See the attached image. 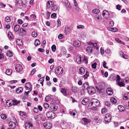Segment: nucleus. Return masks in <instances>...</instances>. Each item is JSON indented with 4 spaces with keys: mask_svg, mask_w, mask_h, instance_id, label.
Here are the masks:
<instances>
[{
    "mask_svg": "<svg viewBox=\"0 0 129 129\" xmlns=\"http://www.w3.org/2000/svg\"><path fill=\"white\" fill-rule=\"evenodd\" d=\"M91 105H92L94 104L96 106H99L100 104V102L99 100L95 99H92L90 103Z\"/></svg>",
    "mask_w": 129,
    "mask_h": 129,
    "instance_id": "nucleus-1",
    "label": "nucleus"
},
{
    "mask_svg": "<svg viewBox=\"0 0 129 129\" xmlns=\"http://www.w3.org/2000/svg\"><path fill=\"white\" fill-rule=\"evenodd\" d=\"M111 115L109 113H107L105 115L104 120L106 123H108L110 121L111 119Z\"/></svg>",
    "mask_w": 129,
    "mask_h": 129,
    "instance_id": "nucleus-2",
    "label": "nucleus"
},
{
    "mask_svg": "<svg viewBox=\"0 0 129 129\" xmlns=\"http://www.w3.org/2000/svg\"><path fill=\"white\" fill-rule=\"evenodd\" d=\"M55 72L56 74L60 75L63 72V69L60 66H58L56 68Z\"/></svg>",
    "mask_w": 129,
    "mask_h": 129,
    "instance_id": "nucleus-3",
    "label": "nucleus"
},
{
    "mask_svg": "<svg viewBox=\"0 0 129 129\" xmlns=\"http://www.w3.org/2000/svg\"><path fill=\"white\" fill-rule=\"evenodd\" d=\"M46 115L49 118L53 119L54 117L55 114L54 113L51 111L48 112L46 113Z\"/></svg>",
    "mask_w": 129,
    "mask_h": 129,
    "instance_id": "nucleus-4",
    "label": "nucleus"
},
{
    "mask_svg": "<svg viewBox=\"0 0 129 129\" xmlns=\"http://www.w3.org/2000/svg\"><path fill=\"white\" fill-rule=\"evenodd\" d=\"M54 5V3L53 2L51 1H48L46 3V7L47 9H49L53 6Z\"/></svg>",
    "mask_w": 129,
    "mask_h": 129,
    "instance_id": "nucleus-5",
    "label": "nucleus"
},
{
    "mask_svg": "<svg viewBox=\"0 0 129 129\" xmlns=\"http://www.w3.org/2000/svg\"><path fill=\"white\" fill-rule=\"evenodd\" d=\"M43 125L44 127L47 129H50L51 127V124L50 122H45L44 123Z\"/></svg>",
    "mask_w": 129,
    "mask_h": 129,
    "instance_id": "nucleus-6",
    "label": "nucleus"
},
{
    "mask_svg": "<svg viewBox=\"0 0 129 129\" xmlns=\"http://www.w3.org/2000/svg\"><path fill=\"white\" fill-rule=\"evenodd\" d=\"M16 71L17 72H19L22 71L23 69L21 66L19 64H17L15 67Z\"/></svg>",
    "mask_w": 129,
    "mask_h": 129,
    "instance_id": "nucleus-7",
    "label": "nucleus"
},
{
    "mask_svg": "<svg viewBox=\"0 0 129 129\" xmlns=\"http://www.w3.org/2000/svg\"><path fill=\"white\" fill-rule=\"evenodd\" d=\"M26 129H33V125L30 122H26L25 124Z\"/></svg>",
    "mask_w": 129,
    "mask_h": 129,
    "instance_id": "nucleus-8",
    "label": "nucleus"
},
{
    "mask_svg": "<svg viewBox=\"0 0 129 129\" xmlns=\"http://www.w3.org/2000/svg\"><path fill=\"white\" fill-rule=\"evenodd\" d=\"M61 91V92L65 96H67L69 94V92L66 89L62 88Z\"/></svg>",
    "mask_w": 129,
    "mask_h": 129,
    "instance_id": "nucleus-9",
    "label": "nucleus"
},
{
    "mask_svg": "<svg viewBox=\"0 0 129 129\" xmlns=\"http://www.w3.org/2000/svg\"><path fill=\"white\" fill-rule=\"evenodd\" d=\"M72 28L68 26H66L64 30V33L66 35L69 34L71 31Z\"/></svg>",
    "mask_w": 129,
    "mask_h": 129,
    "instance_id": "nucleus-10",
    "label": "nucleus"
},
{
    "mask_svg": "<svg viewBox=\"0 0 129 129\" xmlns=\"http://www.w3.org/2000/svg\"><path fill=\"white\" fill-rule=\"evenodd\" d=\"M87 91L88 92L91 94L94 93L95 91V88L91 86L89 87V88L88 89Z\"/></svg>",
    "mask_w": 129,
    "mask_h": 129,
    "instance_id": "nucleus-11",
    "label": "nucleus"
},
{
    "mask_svg": "<svg viewBox=\"0 0 129 129\" xmlns=\"http://www.w3.org/2000/svg\"><path fill=\"white\" fill-rule=\"evenodd\" d=\"M102 15L103 16L106 18L108 19L109 18V12L107 11H103L102 12Z\"/></svg>",
    "mask_w": 129,
    "mask_h": 129,
    "instance_id": "nucleus-12",
    "label": "nucleus"
},
{
    "mask_svg": "<svg viewBox=\"0 0 129 129\" xmlns=\"http://www.w3.org/2000/svg\"><path fill=\"white\" fill-rule=\"evenodd\" d=\"M9 127L12 129H14L15 128L16 125L15 123L12 122H10L9 123Z\"/></svg>",
    "mask_w": 129,
    "mask_h": 129,
    "instance_id": "nucleus-13",
    "label": "nucleus"
},
{
    "mask_svg": "<svg viewBox=\"0 0 129 129\" xmlns=\"http://www.w3.org/2000/svg\"><path fill=\"white\" fill-rule=\"evenodd\" d=\"M25 87L27 89H29L30 91H31L32 90V88L31 87V84L30 83H27L25 85Z\"/></svg>",
    "mask_w": 129,
    "mask_h": 129,
    "instance_id": "nucleus-14",
    "label": "nucleus"
},
{
    "mask_svg": "<svg viewBox=\"0 0 129 129\" xmlns=\"http://www.w3.org/2000/svg\"><path fill=\"white\" fill-rule=\"evenodd\" d=\"M106 93L109 95H112L113 93L112 89L110 88H107L106 89Z\"/></svg>",
    "mask_w": 129,
    "mask_h": 129,
    "instance_id": "nucleus-15",
    "label": "nucleus"
},
{
    "mask_svg": "<svg viewBox=\"0 0 129 129\" xmlns=\"http://www.w3.org/2000/svg\"><path fill=\"white\" fill-rule=\"evenodd\" d=\"M74 45L76 47H78L81 45L80 41L78 40H76L74 43Z\"/></svg>",
    "mask_w": 129,
    "mask_h": 129,
    "instance_id": "nucleus-16",
    "label": "nucleus"
},
{
    "mask_svg": "<svg viewBox=\"0 0 129 129\" xmlns=\"http://www.w3.org/2000/svg\"><path fill=\"white\" fill-rule=\"evenodd\" d=\"M42 117V115L41 114H39L35 116V119L37 121H40Z\"/></svg>",
    "mask_w": 129,
    "mask_h": 129,
    "instance_id": "nucleus-17",
    "label": "nucleus"
},
{
    "mask_svg": "<svg viewBox=\"0 0 129 129\" xmlns=\"http://www.w3.org/2000/svg\"><path fill=\"white\" fill-rule=\"evenodd\" d=\"M85 72V69L81 67L79 70V73L81 75H83Z\"/></svg>",
    "mask_w": 129,
    "mask_h": 129,
    "instance_id": "nucleus-18",
    "label": "nucleus"
},
{
    "mask_svg": "<svg viewBox=\"0 0 129 129\" xmlns=\"http://www.w3.org/2000/svg\"><path fill=\"white\" fill-rule=\"evenodd\" d=\"M82 120L84 122L85 124H87L90 122V120L86 118H83L82 119Z\"/></svg>",
    "mask_w": 129,
    "mask_h": 129,
    "instance_id": "nucleus-19",
    "label": "nucleus"
},
{
    "mask_svg": "<svg viewBox=\"0 0 129 129\" xmlns=\"http://www.w3.org/2000/svg\"><path fill=\"white\" fill-rule=\"evenodd\" d=\"M83 86L84 88L85 89H87L89 88V85L88 82H86L83 84Z\"/></svg>",
    "mask_w": 129,
    "mask_h": 129,
    "instance_id": "nucleus-20",
    "label": "nucleus"
},
{
    "mask_svg": "<svg viewBox=\"0 0 129 129\" xmlns=\"http://www.w3.org/2000/svg\"><path fill=\"white\" fill-rule=\"evenodd\" d=\"M66 52V50L64 47H62L61 48V49L60 54L61 55H65Z\"/></svg>",
    "mask_w": 129,
    "mask_h": 129,
    "instance_id": "nucleus-21",
    "label": "nucleus"
},
{
    "mask_svg": "<svg viewBox=\"0 0 129 129\" xmlns=\"http://www.w3.org/2000/svg\"><path fill=\"white\" fill-rule=\"evenodd\" d=\"M72 90L73 92L75 93L76 92H78L79 89L77 87L74 86L72 87Z\"/></svg>",
    "mask_w": 129,
    "mask_h": 129,
    "instance_id": "nucleus-22",
    "label": "nucleus"
},
{
    "mask_svg": "<svg viewBox=\"0 0 129 129\" xmlns=\"http://www.w3.org/2000/svg\"><path fill=\"white\" fill-rule=\"evenodd\" d=\"M81 57L79 55H78L76 59V62L79 64L81 62Z\"/></svg>",
    "mask_w": 129,
    "mask_h": 129,
    "instance_id": "nucleus-23",
    "label": "nucleus"
},
{
    "mask_svg": "<svg viewBox=\"0 0 129 129\" xmlns=\"http://www.w3.org/2000/svg\"><path fill=\"white\" fill-rule=\"evenodd\" d=\"M16 43L17 45L22 46L23 45V43L22 41V40L20 39H17L16 41Z\"/></svg>",
    "mask_w": 129,
    "mask_h": 129,
    "instance_id": "nucleus-24",
    "label": "nucleus"
},
{
    "mask_svg": "<svg viewBox=\"0 0 129 129\" xmlns=\"http://www.w3.org/2000/svg\"><path fill=\"white\" fill-rule=\"evenodd\" d=\"M92 49L91 47L88 46L86 49V51L89 53H91L92 51Z\"/></svg>",
    "mask_w": 129,
    "mask_h": 129,
    "instance_id": "nucleus-25",
    "label": "nucleus"
},
{
    "mask_svg": "<svg viewBox=\"0 0 129 129\" xmlns=\"http://www.w3.org/2000/svg\"><path fill=\"white\" fill-rule=\"evenodd\" d=\"M23 89L22 87H20L17 88L16 91L18 93H19L22 92L23 90Z\"/></svg>",
    "mask_w": 129,
    "mask_h": 129,
    "instance_id": "nucleus-26",
    "label": "nucleus"
},
{
    "mask_svg": "<svg viewBox=\"0 0 129 129\" xmlns=\"http://www.w3.org/2000/svg\"><path fill=\"white\" fill-rule=\"evenodd\" d=\"M88 99L87 98H84L82 100V103L83 105H85L88 103Z\"/></svg>",
    "mask_w": 129,
    "mask_h": 129,
    "instance_id": "nucleus-27",
    "label": "nucleus"
},
{
    "mask_svg": "<svg viewBox=\"0 0 129 129\" xmlns=\"http://www.w3.org/2000/svg\"><path fill=\"white\" fill-rule=\"evenodd\" d=\"M118 108L119 111L121 112L124 111L125 109L121 105H119L118 106Z\"/></svg>",
    "mask_w": 129,
    "mask_h": 129,
    "instance_id": "nucleus-28",
    "label": "nucleus"
},
{
    "mask_svg": "<svg viewBox=\"0 0 129 129\" xmlns=\"http://www.w3.org/2000/svg\"><path fill=\"white\" fill-rule=\"evenodd\" d=\"M12 102H13L12 105H17L18 104L20 103V101H17L16 99H14L13 100H12Z\"/></svg>",
    "mask_w": 129,
    "mask_h": 129,
    "instance_id": "nucleus-29",
    "label": "nucleus"
},
{
    "mask_svg": "<svg viewBox=\"0 0 129 129\" xmlns=\"http://www.w3.org/2000/svg\"><path fill=\"white\" fill-rule=\"evenodd\" d=\"M20 26L18 24L15 25L14 27V30L15 31H17L19 29Z\"/></svg>",
    "mask_w": 129,
    "mask_h": 129,
    "instance_id": "nucleus-30",
    "label": "nucleus"
},
{
    "mask_svg": "<svg viewBox=\"0 0 129 129\" xmlns=\"http://www.w3.org/2000/svg\"><path fill=\"white\" fill-rule=\"evenodd\" d=\"M12 72V71L11 69H8L6 72V74L8 75H10Z\"/></svg>",
    "mask_w": 129,
    "mask_h": 129,
    "instance_id": "nucleus-31",
    "label": "nucleus"
},
{
    "mask_svg": "<svg viewBox=\"0 0 129 129\" xmlns=\"http://www.w3.org/2000/svg\"><path fill=\"white\" fill-rule=\"evenodd\" d=\"M87 44H88L90 46L92 45V46L93 47L94 46L96 47V46H97V43H95V44L96 45V46L94 44L90 42H87Z\"/></svg>",
    "mask_w": 129,
    "mask_h": 129,
    "instance_id": "nucleus-32",
    "label": "nucleus"
},
{
    "mask_svg": "<svg viewBox=\"0 0 129 129\" xmlns=\"http://www.w3.org/2000/svg\"><path fill=\"white\" fill-rule=\"evenodd\" d=\"M51 8L52 10L54 11L57 10L58 7L57 6L54 5Z\"/></svg>",
    "mask_w": 129,
    "mask_h": 129,
    "instance_id": "nucleus-33",
    "label": "nucleus"
},
{
    "mask_svg": "<svg viewBox=\"0 0 129 129\" xmlns=\"http://www.w3.org/2000/svg\"><path fill=\"white\" fill-rule=\"evenodd\" d=\"M74 2L75 7L76 8V10L77 11H79V8L78 7V4L76 0H74Z\"/></svg>",
    "mask_w": 129,
    "mask_h": 129,
    "instance_id": "nucleus-34",
    "label": "nucleus"
},
{
    "mask_svg": "<svg viewBox=\"0 0 129 129\" xmlns=\"http://www.w3.org/2000/svg\"><path fill=\"white\" fill-rule=\"evenodd\" d=\"M16 1L17 5L20 6L22 5V0H16Z\"/></svg>",
    "mask_w": 129,
    "mask_h": 129,
    "instance_id": "nucleus-35",
    "label": "nucleus"
},
{
    "mask_svg": "<svg viewBox=\"0 0 129 129\" xmlns=\"http://www.w3.org/2000/svg\"><path fill=\"white\" fill-rule=\"evenodd\" d=\"M92 12L95 14H98L99 13L100 11L98 9H95L92 11Z\"/></svg>",
    "mask_w": 129,
    "mask_h": 129,
    "instance_id": "nucleus-36",
    "label": "nucleus"
},
{
    "mask_svg": "<svg viewBox=\"0 0 129 129\" xmlns=\"http://www.w3.org/2000/svg\"><path fill=\"white\" fill-rule=\"evenodd\" d=\"M57 106H52L50 108H51V110L53 111H55L57 110Z\"/></svg>",
    "mask_w": 129,
    "mask_h": 129,
    "instance_id": "nucleus-37",
    "label": "nucleus"
},
{
    "mask_svg": "<svg viewBox=\"0 0 129 129\" xmlns=\"http://www.w3.org/2000/svg\"><path fill=\"white\" fill-rule=\"evenodd\" d=\"M8 36L9 38L10 39H12L13 38V36L10 32H8Z\"/></svg>",
    "mask_w": 129,
    "mask_h": 129,
    "instance_id": "nucleus-38",
    "label": "nucleus"
},
{
    "mask_svg": "<svg viewBox=\"0 0 129 129\" xmlns=\"http://www.w3.org/2000/svg\"><path fill=\"white\" fill-rule=\"evenodd\" d=\"M110 101L112 103L114 104L116 103L117 102L116 100L113 98H111Z\"/></svg>",
    "mask_w": 129,
    "mask_h": 129,
    "instance_id": "nucleus-39",
    "label": "nucleus"
},
{
    "mask_svg": "<svg viewBox=\"0 0 129 129\" xmlns=\"http://www.w3.org/2000/svg\"><path fill=\"white\" fill-rule=\"evenodd\" d=\"M51 49L52 51L53 52H55L56 49V47L55 45H53L51 47Z\"/></svg>",
    "mask_w": 129,
    "mask_h": 129,
    "instance_id": "nucleus-40",
    "label": "nucleus"
},
{
    "mask_svg": "<svg viewBox=\"0 0 129 129\" xmlns=\"http://www.w3.org/2000/svg\"><path fill=\"white\" fill-rule=\"evenodd\" d=\"M40 43V42L38 39H37L35 41V44L36 46H38L39 45Z\"/></svg>",
    "mask_w": 129,
    "mask_h": 129,
    "instance_id": "nucleus-41",
    "label": "nucleus"
},
{
    "mask_svg": "<svg viewBox=\"0 0 129 129\" xmlns=\"http://www.w3.org/2000/svg\"><path fill=\"white\" fill-rule=\"evenodd\" d=\"M6 104L8 106H11L12 104L10 102V101L7 100L6 102Z\"/></svg>",
    "mask_w": 129,
    "mask_h": 129,
    "instance_id": "nucleus-42",
    "label": "nucleus"
},
{
    "mask_svg": "<svg viewBox=\"0 0 129 129\" xmlns=\"http://www.w3.org/2000/svg\"><path fill=\"white\" fill-rule=\"evenodd\" d=\"M43 105L44 108L46 109L48 108L49 107V104L46 103H44Z\"/></svg>",
    "mask_w": 129,
    "mask_h": 129,
    "instance_id": "nucleus-43",
    "label": "nucleus"
},
{
    "mask_svg": "<svg viewBox=\"0 0 129 129\" xmlns=\"http://www.w3.org/2000/svg\"><path fill=\"white\" fill-rule=\"evenodd\" d=\"M82 61H83V62H84L85 64H87V63L88 61L86 57H84Z\"/></svg>",
    "mask_w": 129,
    "mask_h": 129,
    "instance_id": "nucleus-44",
    "label": "nucleus"
},
{
    "mask_svg": "<svg viewBox=\"0 0 129 129\" xmlns=\"http://www.w3.org/2000/svg\"><path fill=\"white\" fill-rule=\"evenodd\" d=\"M20 32L22 33L23 34H25L26 33V31L25 30H24L23 28H21L20 29Z\"/></svg>",
    "mask_w": 129,
    "mask_h": 129,
    "instance_id": "nucleus-45",
    "label": "nucleus"
},
{
    "mask_svg": "<svg viewBox=\"0 0 129 129\" xmlns=\"http://www.w3.org/2000/svg\"><path fill=\"white\" fill-rule=\"evenodd\" d=\"M1 118L3 119H5L7 118V117L6 115L5 114H1Z\"/></svg>",
    "mask_w": 129,
    "mask_h": 129,
    "instance_id": "nucleus-46",
    "label": "nucleus"
},
{
    "mask_svg": "<svg viewBox=\"0 0 129 129\" xmlns=\"http://www.w3.org/2000/svg\"><path fill=\"white\" fill-rule=\"evenodd\" d=\"M32 36L34 37H36L37 36V33L35 31H33L32 33Z\"/></svg>",
    "mask_w": 129,
    "mask_h": 129,
    "instance_id": "nucleus-47",
    "label": "nucleus"
},
{
    "mask_svg": "<svg viewBox=\"0 0 129 129\" xmlns=\"http://www.w3.org/2000/svg\"><path fill=\"white\" fill-rule=\"evenodd\" d=\"M118 85L120 86H124V84L121 81V82H119L118 81Z\"/></svg>",
    "mask_w": 129,
    "mask_h": 129,
    "instance_id": "nucleus-48",
    "label": "nucleus"
},
{
    "mask_svg": "<svg viewBox=\"0 0 129 129\" xmlns=\"http://www.w3.org/2000/svg\"><path fill=\"white\" fill-rule=\"evenodd\" d=\"M51 99V97L50 96H47L46 97L45 99V101L46 102H48Z\"/></svg>",
    "mask_w": 129,
    "mask_h": 129,
    "instance_id": "nucleus-49",
    "label": "nucleus"
},
{
    "mask_svg": "<svg viewBox=\"0 0 129 129\" xmlns=\"http://www.w3.org/2000/svg\"><path fill=\"white\" fill-rule=\"evenodd\" d=\"M5 21L7 22H10L11 21V19L8 16L6 17L5 19Z\"/></svg>",
    "mask_w": 129,
    "mask_h": 129,
    "instance_id": "nucleus-50",
    "label": "nucleus"
},
{
    "mask_svg": "<svg viewBox=\"0 0 129 129\" xmlns=\"http://www.w3.org/2000/svg\"><path fill=\"white\" fill-rule=\"evenodd\" d=\"M89 76V73L87 71H86V74L84 75V77L85 78H87Z\"/></svg>",
    "mask_w": 129,
    "mask_h": 129,
    "instance_id": "nucleus-51",
    "label": "nucleus"
},
{
    "mask_svg": "<svg viewBox=\"0 0 129 129\" xmlns=\"http://www.w3.org/2000/svg\"><path fill=\"white\" fill-rule=\"evenodd\" d=\"M85 28L84 26L82 25H78L77 27V29L81 28L82 29H84Z\"/></svg>",
    "mask_w": 129,
    "mask_h": 129,
    "instance_id": "nucleus-52",
    "label": "nucleus"
},
{
    "mask_svg": "<svg viewBox=\"0 0 129 129\" xmlns=\"http://www.w3.org/2000/svg\"><path fill=\"white\" fill-rule=\"evenodd\" d=\"M7 54V55L8 56H9V57H11L13 56V55L12 54V52L10 51L8 52Z\"/></svg>",
    "mask_w": 129,
    "mask_h": 129,
    "instance_id": "nucleus-53",
    "label": "nucleus"
},
{
    "mask_svg": "<svg viewBox=\"0 0 129 129\" xmlns=\"http://www.w3.org/2000/svg\"><path fill=\"white\" fill-rule=\"evenodd\" d=\"M56 14L55 13H54L51 14V17L52 18H55L56 17Z\"/></svg>",
    "mask_w": 129,
    "mask_h": 129,
    "instance_id": "nucleus-54",
    "label": "nucleus"
},
{
    "mask_svg": "<svg viewBox=\"0 0 129 129\" xmlns=\"http://www.w3.org/2000/svg\"><path fill=\"white\" fill-rule=\"evenodd\" d=\"M50 13L49 12H47L46 18L47 19H48L49 18V17H50Z\"/></svg>",
    "mask_w": 129,
    "mask_h": 129,
    "instance_id": "nucleus-55",
    "label": "nucleus"
},
{
    "mask_svg": "<svg viewBox=\"0 0 129 129\" xmlns=\"http://www.w3.org/2000/svg\"><path fill=\"white\" fill-rule=\"evenodd\" d=\"M57 26H60L61 25V22L60 21V19H58L57 20Z\"/></svg>",
    "mask_w": 129,
    "mask_h": 129,
    "instance_id": "nucleus-56",
    "label": "nucleus"
},
{
    "mask_svg": "<svg viewBox=\"0 0 129 129\" xmlns=\"http://www.w3.org/2000/svg\"><path fill=\"white\" fill-rule=\"evenodd\" d=\"M109 26H110L112 27L114 25V22L113 21H111L110 22Z\"/></svg>",
    "mask_w": 129,
    "mask_h": 129,
    "instance_id": "nucleus-57",
    "label": "nucleus"
},
{
    "mask_svg": "<svg viewBox=\"0 0 129 129\" xmlns=\"http://www.w3.org/2000/svg\"><path fill=\"white\" fill-rule=\"evenodd\" d=\"M106 64H107V63H106V62L105 61L103 63V66L104 68H106V69H108V67H107L106 66Z\"/></svg>",
    "mask_w": 129,
    "mask_h": 129,
    "instance_id": "nucleus-58",
    "label": "nucleus"
},
{
    "mask_svg": "<svg viewBox=\"0 0 129 129\" xmlns=\"http://www.w3.org/2000/svg\"><path fill=\"white\" fill-rule=\"evenodd\" d=\"M125 82L126 83H129V78L128 77L125 78L124 79Z\"/></svg>",
    "mask_w": 129,
    "mask_h": 129,
    "instance_id": "nucleus-59",
    "label": "nucleus"
},
{
    "mask_svg": "<svg viewBox=\"0 0 129 129\" xmlns=\"http://www.w3.org/2000/svg\"><path fill=\"white\" fill-rule=\"evenodd\" d=\"M97 64L96 63H93L92 65V68L95 69L96 67V65Z\"/></svg>",
    "mask_w": 129,
    "mask_h": 129,
    "instance_id": "nucleus-60",
    "label": "nucleus"
},
{
    "mask_svg": "<svg viewBox=\"0 0 129 129\" xmlns=\"http://www.w3.org/2000/svg\"><path fill=\"white\" fill-rule=\"evenodd\" d=\"M121 6L119 4L118 5L116 6V9L119 11L121 10Z\"/></svg>",
    "mask_w": 129,
    "mask_h": 129,
    "instance_id": "nucleus-61",
    "label": "nucleus"
},
{
    "mask_svg": "<svg viewBox=\"0 0 129 129\" xmlns=\"http://www.w3.org/2000/svg\"><path fill=\"white\" fill-rule=\"evenodd\" d=\"M109 102L106 101L105 102V105L108 107L110 106V104Z\"/></svg>",
    "mask_w": 129,
    "mask_h": 129,
    "instance_id": "nucleus-62",
    "label": "nucleus"
},
{
    "mask_svg": "<svg viewBox=\"0 0 129 129\" xmlns=\"http://www.w3.org/2000/svg\"><path fill=\"white\" fill-rule=\"evenodd\" d=\"M36 71V69H34L30 73V75H33L34 74L35 72Z\"/></svg>",
    "mask_w": 129,
    "mask_h": 129,
    "instance_id": "nucleus-63",
    "label": "nucleus"
},
{
    "mask_svg": "<svg viewBox=\"0 0 129 129\" xmlns=\"http://www.w3.org/2000/svg\"><path fill=\"white\" fill-rule=\"evenodd\" d=\"M18 23L20 24H21L23 23V21L21 19H18Z\"/></svg>",
    "mask_w": 129,
    "mask_h": 129,
    "instance_id": "nucleus-64",
    "label": "nucleus"
}]
</instances>
